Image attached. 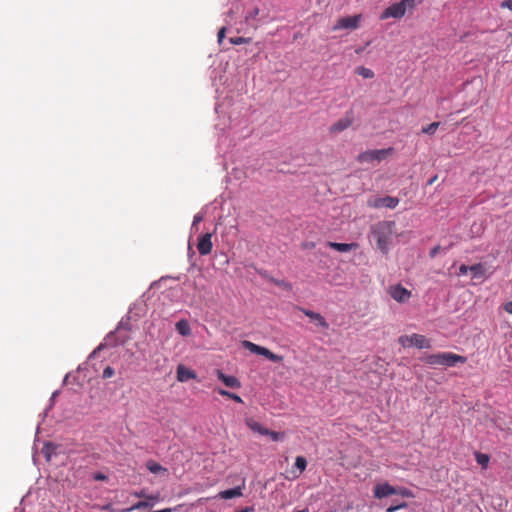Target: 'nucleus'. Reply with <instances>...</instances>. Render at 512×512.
Here are the masks:
<instances>
[{
	"instance_id": "obj_1",
	"label": "nucleus",
	"mask_w": 512,
	"mask_h": 512,
	"mask_svg": "<svg viewBox=\"0 0 512 512\" xmlns=\"http://www.w3.org/2000/svg\"><path fill=\"white\" fill-rule=\"evenodd\" d=\"M395 230V222L393 221H382L377 223L372 228V234L377 242V247L384 253L387 254L389 251V245L391 238Z\"/></svg>"
},
{
	"instance_id": "obj_2",
	"label": "nucleus",
	"mask_w": 512,
	"mask_h": 512,
	"mask_svg": "<svg viewBox=\"0 0 512 512\" xmlns=\"http://www.w3.org/2000/svg\"><path fill=\"white\" fill-rule=\"evenodd\" d=\"M422 360L431 366H445L453 367L457 363H465L466 358L461 355L454 354L452 352H439L435 354H429L422 358Z\"/></svg>"
},
{
	"instance_id": "obj_3",
	"label": "nucleus",
	"mask_w": 512,
	"mask_h": 512,
	"mask_svg": "<svg viewBox=\"0 0 512 512\" xmlns=\"http://www.w3.org/2000/svg\"><path fill=\"white\" fill-rule=\"evenodd\" d=\"M419 3H421V0H402L398 3H394L383 11L381 19L402 18L407 9H412Z\"/></svg>"
},
{
	"instance_id": "obj_4",
	"label": "nucleus",
	"mask_w": 512,
	"mask_h": 512,
	"mask_svg": "<svg viewBox=\"0 0 512 512\" xmlns=\"http://www.w3.org/2000/svg\"><path fill=\"white\" fill-rule=\"evenodd\" d=\"M393 152L394 149L391 147L386 149L367 150L357 156V161L359 163H370L374 161L381 162L392 155Z\"/></svg>"
},
{
	"instance_id": "obj_5",
	"label": "nucleus",
	"mask_w": 512,
	"mask_h": 512,
	"mask_svg": "<svg viewBox=\"0 0 512 512\" xmlns=\"http://www.w3.org/2000/svg\"><path fill=\"white\" fill-rule=\"evenodd\" d=\"M242 346L245 349L249 350L251 353L262 355L272 362H281L283 360V357L281 355H277L271 352L269 349L259 346L248 340L243 341Z\"/></svg>"
},
{
	"instance_id": "obj_6",
	"label": "nucleus",
	"mask_w": 512,
	"mask_h": 512,
	"mask_svg": "<svg viewBox=\"0 0 512 512\" xmlns=\"http://www.w3.org/2000/svg\"><path fill=\"white\" fill-rule=\"evenodd\" d=\"M399 343L403 347L415 346L419 349L431 347L430 341L420 334L403 335L399 338Z\"/></svg>"
},
{
	"instance_id": "obj_7",
	"label": "nucleus",
	"mask_w": 512,
	"mask_h": 512,
	"mask_svg": "<svg viewBox=\"0 0 512 512\" xmlns=\"http://www.w3.org/2000/svg\"><path fill=\"white\" fill-rule=\"evenodd\" d=\"M361 21V15L342 17L337 20L333 27L334 31L340 29H357Z\"/></svg>"
},
{
	"instance_id": "obj_8",
	"label": "nucleus",
	"mask_w": 512,
	"mask_h": 512,
	"mask_svg": "<svg viewBox=\"0 0 512 512\" xmlns=\"http://www.w3.org/2000/svg\"><path fill=\"white\" fill-rule=\"evenodd\" d=\"M354 122V113L352 110H349L345 113L344 117L336 121L331 127V133H339L346 129H348Z\"/></svg>"
},
{
	"instance_id": "obj_9",
	"label": "nucleus",
	"mask_w": 512,
	"mask_h": 512,
	"mask_svg": "<svg viewBox=\"0 0 512 512\" xmlns=\"http://www.w3.org/2000/svg\"><path fill=\"white\" fill-rule=\"evenodd\" d=\"M213 248L212 233H205L198 239L197 250L200 255L206 256L211 253Z\"/></svg>"
},
{
	"instance_id": "obj_10",
	"label": "nucleus",
	"mask_w": 512,
	"mask_h": 512,
	"mask_svg": "<svg viewBox=\"0 0 512 512\" xmlns=\"http://www.w3.org/2000/svg\"><path fill=\"white\" fill-rule=\"evenodd\" d=\"M390 295L395 301L404 303L411 297V292L398 284L390 288Z\"/></svg>"
},
{
	"instance_id": "obj_11",
	"label": "nucleus",
	"mask_w": 512,
	"mask_h": 512,
	"mask_svg": "<svg viewBox=\"0 0 512 512\" xmlns=\"http://www.w3.org/2000/svg\"><path fill=\"white\" fill-rule=\"evenodd\" d=\"M373 493L375 498L382 499L390 495H395L396 487H393L387 482L380 483L374 487Z\"/></svg>"
},
{
	"instance_id": "obj_12",
	"label": "nucleus",
	"mask_w": 512,
	"mask_h": 512,
	"mask_svg": "<svg viewBox=\"0 0 512 512\" xmlns=\"http://www.w3.org/2000/svg\"><path fill=\"white\" fill-rule=\"evenodd\" d=\"M217 377L223 384L229 388L239 389L241 387V382L238 378L232 375H226L221 370L216 371Z\"/></svg>"
},
{
	"instance_id": "obj_13",
	"label": "nucleus",
	"mask_w": 512,
	"mask_h": 512,
	"mask_svg": "<svg viewBox=\"0 0 512 512\" xmlns=\"http://www.w3.org/2000/svg\"><path fill=\"white\" fill-rule=\"evenodd\" d=\"M301 312L309 317L312 321H314L318 326L324 328V329H327L329 327L327 321L325 320V318L320 314V313H317V312H314L312 310H308V309H305V308H300Z\"/></svg>"
},
{
	"instance_id": "obj_14",
	"label": "nucleus",
	"mask_w": 512,
	"mask_h": 512,
	"mask_svg": "<svg viewBox=\"0 0 512 512\" xmlns=\"http://www.w3.org/2000/svg\"><path fill=\"white\" fill-rule=\"evenodd\" d=\"M176 373H177V380L179 382H187L191 379H196V377H197L196 373L193 370L185 367L182 364L178 365Z\"/></svg>"
},
{
	"instance_id": "obj_15",
	"label": "nucleus",
	"mask_w": 512,
	"mask_h": 512,
	"mask_svg": "<svg viewBox=\"0 0 512 512\" xmlns=\"http://www.w3.org/2000/svg\"><path fill=\"white\" fill-rule=\"evenodd\" d=\"M327 245L339 252H348L351 250H355L358 247L357 243H337V242H328Z\"/></svg>"
},
{
	"instance_id": "obj_16",
	"label": "nucleus",
	"mask_w": 512,
	"mask_h": 512,
	"mask_svg": "<svg viewBox=\"0 0 512 512\" xmlns=\"http://www.w3.org/2000/svg\"><path fill=\"white\" fill-rule=\"evenodd\" d=\"M242 495H243L242 487L238 486L233 489H228V490L219 492L217 497L227 500V499H232V498H236V497H241Z\"/></svg>"
},
{
	"instance_id": "obj_17",
	"label": "nucleus",
	"mask_w": 512,
	"mask_h": 512,
	"mask_svg": "<svg viewBox=\"0 0 512 512\" xmlns=\"http://www.w3.org/2000/svg\"><path fill=\"white\" fill-rule=\"evenodd\" d=\"M245 423L253 432L259 433L261 435L267 433V428L263 427L259 422L255 421L252 418H247L245 420Z\"/></svg>"
},
{
	"instance_id": "obj_18",
	"label": "nucleus",
	"mask_w": 512,
	"mask_h": 512,
	"mask_svg": "<svg viewBox=\"0 0 512 512\" xmlns=\"http://www.w3.org/2000/svg\"><path fill=\"white\" fill-rule=\"evenodd\" d=\"M176 330L182 336H188L191 334V328L186 320H180L176 323Z\"/></svg>"
},
{
	"instance_id": "obj_19",
	"label": "nucleus",
	"mask_w": 512,
	"mask_h": 512,
	"mask_svg": "<svg viewBox=\"0 0 512 512\" xmlns=\"http://www.w3.org/2000/svg\"><path fill=\"white\" fill-rule=\"evenodd\" d=\"M399 203V200L395 197L386 196L381 198V204L383 207L394 209Z\"/></svg>"
},
{
	"instance_id": "obj_20",
	"label": "nucleus",
	"mask_w": 512,
	"mask_h": 512,
	"mask_svg": "<svg viewBox=\"0 0 512 512\" xmlns=\"http://www.w3.org/2000/svg\"><path fill=\"white\" fill-rule=\"evenodd\" d=\"M469 271L473 274L474 278H481L484 276L485 269L482 264H474L469 267Z\"/></svg>"
},
{
	"instance_id": "obj_21",
	"label": "nucleus",
	"mask_w": 512,
	"mask_h": 512,
	"mask_svg": "<svg viewBox=\"0 0 512 512\" xmlns=\"http://www.w3.org/2000/svg\"><path fill=\"white\" fill-rule=\"evenodd\" d=\"M147 469L151 472V473H160V472H167V469L162 467L159 463L155 462V461H148L147 464Z\"/></svg>"
},
{
	"instance_id": "obj_22",
	"label": "nucleus",
	"mask_w": 512,
	"mask_h": 512,
	"mask_svg": "<svg viewBox=\"0 0 512 512\" xmlns=\"http://www.w3.org/2000/svg\"><path fill=\"white\" fill-rule=\"evenodd\" d=\"M355 72L359 76H362L363 78H366V79H371V78H373L375 76L374 72L371 69L366 68L364 66L357 67Z\"/></svg>"
},
{
	"instance_id": "obj_23",
	"label": "nucleus",
	"mask_w": 512,
	"mask_h": 512,
	"mask_svg": "<svg viewBox=\"0 0 512 512\" xmlns=\"http://www.w3.org/2000/svg\"><path fill=\"white\" fill-rule=\"evenodd\" d=\"M151 506H152V504L149 501H139V502L135 503L132 507L123 509L121 512H131L133 510L150 508Z\"/></svg>"
},
{
	"instance_id": "obj_24",
	"label": "nucleus",
	"mask_w": 512,
	"mask_h": 512,
	"mask_svg": "<svg viewBox=\"0 0 512 512\" xmlns=\"http://www.w3.org/2000/svg\"><path fill=\"white\" fill-rule=\"evenodd\" d=\"M395 495H400L402 497H407V498H414L415 497L414 493L410 489L405 488V487H398V488H396V494Z\"/></svg>"
},
{
	"instance_id": "obj_25",
	"label": "nucleus",
	"mask_w": 512,
	"mask_h": 512,
	"mask_svg": "<svg viewBox=\"0 0 512 512\" xmlns=\"http://www.w3.org/2000/svg\"><path fill=\"white\" fill-rule=\"evenodd\" d=\"M475 457L478 464H480L484 468L487 466L489 462V456L487 454L476 453Z\"/></svg>"
},
{
	"instance_id": "obj_26",
	"label": "nucleus",
	"mask_w": 512,
	"mask_h": 512,
	"mask_svg": "<svg viewBox=\"0 0 512 512\" xmlns=\"http://www.w3.org/2000/svg\"><path fill=\"white\" fill-rule=\"evenodd\" d=\"M439 125H440L439 122H433V123L429 124L428 126L423 127L422 128V133L434 134L435 131L437 130V128L439 127Z\"/></svg>"
},
{
	"instance_id": "obj_27",
	"label": "nucleus",
	"mask_w": 512,
	"mask_h": 512,
	"mask_svg": "<svg viewBox=\"0 0 512 512\" xmlns=\"http://www.w3.org/2000/svg\"><path fill=\"white\" fill-rule=\"evenodd\" d=\"M264 436H269L273 441H280L284 438V433L271 431L267 429V433Z\"/></svg>"
},
{
	"instance_id": "obj_28",
	"label": "nucleus",
	"mask_w": 512,
	"mask_h": 512,
	"mask_svg": "<svg viewBox=\"0 0 512 512\" xmlns=\"http://www.w3.org/2000/svg\"><path fill=\"white\" fill-rule=\"evenodd\" d=\"M295 466L303 472L306 469L307 461L303 456L296 457Z\"/></svg>"
},
{
	"instance_id": "obj_29",
	"label": "nucleus",
	"mask_w": 512,
	"mask_h": 512,
	"mask_svg": "<svg viewBox=\"0 0 512 512\" xmlns=\"http://www.w3.org/2000/svg\"><path fill=\"white\" fill-rule=\"evenodd\" d=\"M229 41H230L231 44L240 45V44L249 43L251 41V39L250 38H245V37H231L229 39Z\"/></svg>"
},
{
	"instance_id": "obj_30",
	"label": "nucleus",
	"mask_w": 512,
	"mask_h": 512,
	"mask_svg": "<svg viewBox=\"0 0 512 512\" xmlns=\"http://www.w3.org/2000/svg\"><path fill=\"white\" fill-rule=\"evenodd\" d=\"M406 507H407V503L403 502L401 504L388 507L386 512H395V511H397L399 509L406 508Z\"/></svg>"
},
{
	"instance_id": "obj_31",
	"label": "nucleus",
	"mask_w": 512,
	"mask_h": 512,
	"mask_svg": "<svg viewBox=\"0 0 512 512\" xmlns=\"http://www.w3.org/2000/svg\"><path fill=\"white\" fill-rule=\"evenodd\" d=\"M115 371L112 367L110 366H107L104 370H103V378H110L114 375Z\"/></svg>"
},
{
	"instance_id": "obj_32",
	"label": "nucleus",
	"mask_w": 512,
	"mask_h": 512,
	"mask_svg": "<svg viewBox=\"0 0 512 512\" xmlns=\"http://www.w3.org/2000/svg\"><path fill=\"white\" fill-rule=\"evenodd\" d=\"M93 479L96 481H106L108 477L101 472H97L93 475Z\"/></svg>"
},
{
	"instance_id": "obj_33",
	"label": "nucleus",
	"mask_w": 512,
	"mask_h": 512,
	"mask_svg": "<svg viewBox=\"0 0 512 512\" xmlns=\"http://www.w3.org/2000/svg\"><path fill=\"white\" fill-rule=\"evenodd\" d=\"M226 28L222 27L217 34L218 42L222 43L223 39L225 38Z\"/></svg>"
},
{
	"instance_id": "obj_34",
	"label": "nucleus",
	"mask_w": 512,
	"mask_h": 512,
	"mask_svg": "<svg viewBox=\"0 0 512 512\" xmlns=\"http://www.w3.org/2000/svg\"><path fill=\"white\" fill-rule=\"evenodd\" d=\"M500 6L502 8H507L512 11V0H504Z\"/></svg>"
},
{
	"instance_id": "obj_35",
	"label": "nucleus",
	"mask_w": 512,
	"mask_h": 512,
	"mask_svg": "<svg viewBox=\"0 0 512 512\" xmlns=\"http://www.w3.org/2000/svg\"><path fill=\"white\" fill-rule=\"evenodd\" d=\"M229 398L234 400L237 403H243L242 398L239 395L235 394V393L231 392L230 395H229Z\"/></svg>"
},
{
	"instance_id": "obj_36",
	"label": "nucleus",
	"mask_w": 512,
	"mask_h": 512,
	"mask_svg": "<svg viewBox=\"0 0 512 512\" xmlns=\"http://www.w3.org/2000/svg\"><path fill=\"white\" fill-rule=\"evenodd\" d=\"M503 309L512 315V300L504 304Z\"/></svg>"
},
{
	"instance_id": "obj_37",
	"label": "nucleus",
	"mask_w": 512,
	"mask_h": 512,
	"mask_svg": "<svg viewBox=\"0 0 512 512\" xmlns=\"http://www.w3.org/2000/svg\"><path fill=\"white\" fill-rule=\"evenodd\" d=\"M440 249H441V248H440V246H435V247H433V248L430 250V253H429L430 257H431V258H434V257L439 253Z\"/></svg>"
},
{
	"instance_id": "obj_38",
	"label": "nucleus",
	"mask_w": 512,
	"mask_h": 512,
	"mask_svg": "<svg viewBox=\"0 0 512 512\" xmlns=\"http://www.w3.org/2000/svg\"><path fill=\"white\" fill-rule=\"evenodd\" d=\"M202 220H203V216L201 214H196L193 219V226H196Z\"/></svg>"
},
{
	"instance_id": "obj_39",
	"label": "nucleus",
	"mask_w": 512,
	"mask_h": 512,
	"mask_svg": "<svg viewBox=\"0 0 512 512\" xmlns=\"http://www.w3.org/2000/svg\"><path fill=\"white\" fill-rule=\"evenodd\" d=\"M216 391L221 395V396H224V397H228L229 398V395L231 392L227 391V390H224L222 388H217Z\"/></svg>"
},
{
	"instance_id": "obj_40",
	"label": "nucleus",
	"mask_w": 512,
	"mask_h": 512,
	"mask_svg": "<svg viewBox=\"0 0 512 512\" xmlns=\"http://www.w3.org/2000/svg\"><path fill=\"white\" fill-rule=\"evenodd\" d=\"M469 267L470 266H467V265H464V264L461 265L459 267V273L462 274V275L466 274L469 271Z\"/></svg>"
},
{
	"instance_id": "obj_41",
	"label": "nucleus",
	"mask_w": 512,
	"mask_h": 512,
	"mask_svg": "<svg viewBox=\"0 0 512 512\" xmlns=\"http://www.w3.org/2000/svg\"><path fill=\"white\" fill-rule=\"evenodd\" d=\"M374 207H383L382 204H381V198H378L375 200L374 204H373Z\"/></svg>"
},
{
	"instance_id": "obj_42",
	"label": "nucleus",
	"mask_w": 512,
	"mask_h": 512,
	"mask_svg": "<svg viewBox=\"0 0 512 512\" xmlns=\"http://www.w3.org/2000/svg\"><path fill=\"white\" fill-rule=\"evenodd\" d=\"M103 510L113 511L112 504L109 503V504L104 505Z\"/></svg>"
},
{
	"instance_id": "obj_43",
	"label": "nucleus",
	"mask_w": 512,
	"mask_h": 512,
	"mask_svg": "<svg viewBox=\"0 0 512 512\" xmlns=\"http://www.w3.org/2000/svg\"><path fill=\"white\" fill-rule=\"evenodd\" d=\"M134 495H135L136 497H144V498H147V495L144 493V491H141V492H139V493H138V492H136V493H134Z\"/></svg>"
},
{
	"instance_id": "obj_44",
	"label": "nucleus",
	"mask_w": 512,
	"mask_h": 512,
	"mask_svg": "<svg viewBox=\"0 0 512 512\" xmlns=\"http://www.w3.org/2000/svg\"><path fill=\"white\" fill-rule=\"evenodd\" d=\"M259 13V9L258 8H255L251 13H250V17H255L257 16Z\"/></svg>"
},
{
	"instance_id": "obj_45",
	"label": "nucleus",
	"mask_w": 512,
	"mask_h": 512,
	"mask_svg": "<svg viewBox=\"0 0 512 512\" xmlns=\"http://www.w3.org/2000/svg\"><path fill=\"white\" fill-rule=\"evenodd\" d=\"M147 499L150 501H155V500H158V496L150 495V496H147Z\"/></svg>"
},
{
	"instance_id": "obj_46",
	"label": "nucleus",
	"mask_w": 512,
	"mask_h": 512,
	"mask_svg": "<svg viewBox=\"0 0 512 512\" xmlns=\"http://www.w3.org/2000/svg\"><path fill=\"white\" fill-rule=\"evenodd\" d=\"M436 179H437V176L432 177V178L428 181V184H429V185H432V184L436 181Z\"/></svg>"
},
{
	"instance_id": "obj_47",
	"label": "nucleus",
	"mask_w": 512,
	"mask_h": 512,
	"mask_svg": "<svg viewBox=\"0 0 512 512\" xmlns=\"http://www.w3.org/2000/svg\"><path fill=\"white\" fill-rule=\"evenodd\" d=\"M296 512H309V510L307 508H305V509H302V510H298Z\"/></svg>"
}]
</instances>
